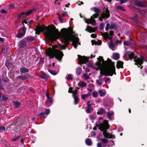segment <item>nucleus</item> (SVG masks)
<instances>
[{"instance_id": "nucleus-1", "label": "nucleus", "mask_w": 147, "mask_h": 147, "mask_svg": "<svg viewBox=\"0 0 147 147\" xmlns=\"http://www.w3.org/2000/svg\"><path fill=\"white\" fill-rule=\"evenodd\" d=\"M34 30L36 34L39 35L41 32H44L45 36L52 41L60 38L63 44L59 45V48L61 49H65L69 43V40L72 42L73 45L75 49H76L78 45H80L78 37L74 36L69 31L64 28L61 30V32H59L53 25H51L50 28L40 26H36Z\"/></svg>"}, {"instance_id": "nucleus-2", "label": "nucleus", "mask_w": 147, "mask_h": 147, "mask_svg": "<svg viewBox=\"0 0 147 147\" xmlns=\"http://www.w3.org/2000/svg\"><path fill=\"white\" fill-rule=\"evenodd\" d=\"M107 61H104L102 57H100L98 61L96 63V65L100 68L101 71L99 76L100 79H102L103 75L112 76L113 74H116L115 67L111 60L108 59Z\"/></svg>"}, {"instance_id": "nucleus-3", "label": "nucleus", "mask_w": 147, "mask_h": 147, "mask_svg": "<svg viewBox=\"0 0 147 147\" xmlns=\"http://www.w3.org/2000/svg\"><path fill=\"white\" fill-rule=\"evenodd\" d=\"M108 123V122L107 120H104L103 123H100V124L96 123V125L99 127L100 131H103V134L105 138L110 139L115 138V137L114 135L110 134L106 132V129H109V127Z\"/></svg>"}, {"instance_id": "nucleus-4", "label": "nucleus", "mask_w": 147, "mask_h": 147, "mask_svg": "<svg viewBox=\"0 0 147 147\" xmlns=\"http://www.w3.org/2000/svg\"><path fill=\"white\" fill-rule=\"evenodd\" d=\"M47 54L49 57L50 58H53L55 57L59 61H61L63 56L62 52L55 49L49 50L47 51Z\"/></svg>"}, {"instance_id": "nucleus-5", "label": "nucleus", "mask_w": 147, "mask_h": 147, "mask_svg": "<svg viewBox=\"0 0 147 147\" xmlns=\"http://www.w3.org/2000/svg\"><path fill=\"white\" fill-rule=\"evenodd\" d=\"M125 56H127L130 60L134 59V61L136 63L138 67H140L142 65L143 62L145 61L144 58L141 57L140 59L134 56V55L133 52L130 51H127L125 53Z\"/></svg>"}, {"instance_id": "nucleus-6", "label": "nucleus", "mask_w": 147, "mask_h": 147, "mask_svg": "<svg viewBox=\"0 0 147 147\" xmlns=\"http://www.w3.org/2000/svg\"><path fill=\"white\" fill-rule=\"evenodd\" d=\"M99 14L98 13H95L91 16L90 19H85V22L87 23H90L92 25L96 26V23L94 19L97 18Z\"/></svg>"}, {"instance_id": "nucleus-7", "label": "nucleus", "mask_w": 147, "mask_h": 147, "mask_svg": "<svg viewBox=\"0 0 147 147\" xmlns=\"http://www.w3.org/2000/svg\"><path fill=\"white\" fill-rule=\"evenodd\" d=\"M33 9H31L28 11L26 12L22 13L18 16L19 19H25L26 17L30 15L34 11Z\"/></svg>"}, {"instance_id": "nucleus-8", "label": "nucleus", "mask_w": 147, "mask_h": 147, "mask_svg": "<svg viewBox=\"0 0 147 147\" xmlns=\"http://www.w3.org/2000/svg\"><path fill=\"white\" fill-rule=\"evenodd\" d=\"M28 46L27 42L24 38L19 41L18 44V47L19 48H22Z\"/></svg>"}, {"instance_id": "nucleus-9", "label": "nucleus", "mask_w": 147, "mask_h": 147, "mask_svg": "<svg viewBox=\"0 0 147 147\" xmlns=\"http://www.w3.org/2000/svg\"><path fill=\"white\" fill-rule=\"evenodd\" d=\"M78 63L79 64H83L85 63L88 61V58L85 56L82 57L81 56L78 55Z\"/></svg>"}, {"instance_id": "nucleus-10", "label": "nucleus", "mask_w": 147, "mask_h": 147, "mask_svg": "<svg viewBox=\"0 0 147 147\" xmlns=\"http://www.w3.org/2000/svg\"><path fill=\"white\" fill-rule=\"evenodd\" d=\"M101 35L103 36L105 40H107L108 38L111 39V38L109 37V36H111L113 35L114 32L113 31H111L109 32V34L108 32H105L103 33L101 32Z\"/></svg>"}, {"instance_id": "nucleus-11", "label": "nucleus", "mask_w": 147, "mask_h": 147, "mask_svg": "<svg viewBox=\"0 0 147 147\" xmlns=\"http://www.w3.org/2000/svg\"><path fill=\"white\" fill-rule=\"evenodd\" d=\"M110 16L109 11L108 10H106L105 12H104L102 14L100 17L99 18V20L102 21L104 18H107Z\"/></svg>"}, {"instance_id": "nucleus-12", "label": "nucleus", "mask_w": 147, "mask_h": 147, "mask_svg": "<svg viewBox=\"0 0 147 147\" xmlns=\"http://www.w3.org/2000/svg\"><path fill=\"white\" fill-rule=\"evenodd\" d=\"M46 95L47 98V100L46 101V105H47V107H49L51 105L52 103V99L50 97L49 94L47 91V92Z\"/></svg>"}, {"instance_id": "nucleus-13", "label": "nucleus", "mask_w": 147, "mask_h": 147, "mask_svg": "<svg viewBox=\"0 0 147 147\" xmlns=\"http://www.w3.org/2000/svg\"><path fill=\"white\" fill-rule=\"evenodd\" d=\"M97 29V28L95 27L94 28H92V27L89 26H87L86 28V31H87L90 33L93 32H95L96 30Z\"/></svg>"}, {"instance_id": "nucleus-14", "label": "nucleus", "mask_w": 147, "mask_h": 147, "mask_svg": "<svg viewBox=\"0 0 147 147\" xmlns=\"http://www.w3.org/2000/svg\"><path fill=\"white\" fill-rule=\"evenodd\" d=\"M24 38L27 42L29 45L30 42L34 40V38L31 36H28Z\"/></svg>"}, {"instance_id": "nucleus-15", "label": "nucleus", "mask_w": 147, "mask_h": 147, "mask_svg": "<svg viewBox=\"0 0 147 147\" xmlns=\"http://www.w3.org/2000/svg\"><path fill=\"white\" fill-rule=\"evenodd\" d=\"M114 114V113L113 112L111 113L108 112L107 114V116L109 119L112 120Z\"/></svg>"}, {"instance_id": "nucleus-16", "label": "nucleus", "mask_w": 147, "mask_h": 147, "mask_svg": "<svg viewBox=\"0 0 147 147\" xmlns=\"http://www.w3.org/2000/svg\"><path fill=\"white\" fill-rule=\"evenodd\" d=\"M39 77L42 79L47 80L49 78L48 75L45 73L42 74L39 76Z\"/></svg>"}, {"instance_id": "nucleus-17", "label": "nucleus", "mask_w": 147, "mask_h": 147, "mask_svg": "<svg viewBox=\"0 0 147 147\" xmlns=\"http://www.w3.org/2000/svg\"><path fill=\"white\" fill-rule=\"evenodd\" d=\"M86 85V83L83 81H80L78 84V86H79L81 87L82 88L85 87Z\"/></svg>"}, {"instance_id": "nucleus-18", "label": "nucleus", "mask_w": 147, "mask_h": 147, "mask_svg": "<svg viewBox=\"0 0 147 147\" xmlns=\"http://www.w3.org/2000/svg\"><path fill=\"white\" fill-rule=\"evenodd\" d=\"M20 72L22 73L28 72L29 71L28 69L26 68L22 67L20 69Z\"/></svg>"}, {"instance_id": "nucleus-19", "label": "nucleus", "mask_w": 147, "mask_h": 147, "mask_svg": "<svg viewBox=\"0 0 147 147\" xmlns=\"http://www.w3.org/2000/svg\"><path fill=\"white\" fill-rule=\"evenodd\" d=\"M105 110L103 108H100L97 112V114L98 115H102L103 114L105 113Z\"/></svg>"}, {"instance_id": "nucleus-20", "label": "nucleus", "mask_w": 147, "mask_h": 147, "mask_svg": "<svg viewBox=\"0 0 147 147\" xmlns=\"http://www.w3.org/2000/svg\"><path fill=\"white\" fill-rule=\"evenodd\" d=\"M98 92L100 94V96L101 97L105 96L106 94V92L105 91H103L101 90H99L98 91Z\"/></svg>"}, {"instance_id": "nucleus-21", "label": "nucleus", "mask_w": 147, "mask_h": 147, "mask_svg": "<svg viewBox=\"0 0 147 147\" xmlns=\"http://www.w3.org/2000/svg\"><path fill=\"white\" fill-rule=\"evenodd\" d=\"M85 142L86 145L88 146H91L92 144V141L89 138H87Z\"/></svg>"}, {"instance_id": "nucleus-22", "label": "nucleus", "mask_w": 147, "mask_h": 147, "mask_svg": "<svg viewBox=\"0 0 147 147\" xmlns=\"http://www.w3.org/2000/svg\"><path fill=\"white\" fill-rule=\"evenodd\" d=\"M7 46L6 45H3L2 49V52L3 53H5L7 51Z\"/></svg>"}, {"instance_id": "nucleus-23", "label": "nucleus", "mask_w": 147, "mask_h": 147, "mask_svg": "<svg viewBox=\"0 0 147 147\" xmlns=\"http://www.w3.org/2000/svg\"><path fill=\"white\" fill-rule=\"evenodd\" d=\"M109 47L112 50H114V46L112 40H111L109 44Z\"/></svg>"}, {"instance_id": "nucleus-24", "label": "nucleus", "mask_w": 147, "mask_h": 147, "mask_svg": "<svg viewBox=\"0 0 147 147\" xmlns=\"http://www.w3.org/2000/svg\"><path fill=\"white\" fill-rule=\"evenodd\" d=\"M91 10H93L96 13H98L100 12V9L96 7H93L91 9Z\"/></svg>"}, {"instance_id": "nucleus-25", "label": "nucleus", "mask_w": 147, "mask_h": 147, "mask_svg": "<svg viewBox=\"0 0 147 147\" xmlns=\"http://www.w3.org/2000/svg\"><path fill=\"white\" fill-rule=\"evenodd\" d=\"M20 136H15L11 140V141L13 142H15L18 140L20 138Z\"/></svg>"}, {"instance_id": "nucleus-26", "label": "nucleus", "mask_w": 147, "mask_h": 147, "mask_svg": "<svg viewBox=\"0 0 147 147\" xmlns=\"http://www.w3.org/2000/svg\"><path fill=\"white\" fill-rule=\"evenodd\" d=\"M123 63L120 61H118L117 63V67L118 68L121 67L123 65Z\"/></svg>"}, {"instance_id": "nucleus-27", "label": "nucleus", "mask_w": 147, "mask_h": 147, "mask_svg": "<svg viewBox=\"0 0 147 147\" xmlns=\"http://www.w3.org/2000/svg\"><path fill=\"white\" fill-rule=\"evenodd\" d=\"M14 106L16 108H18L20 105V103L18 102H13Z\"/></svg>"}, {"instance_id": "nucleus-28", "label": "nucleus", "mask_w": 147, "mask_h": 147, "mask_svg": "<svg viewBox=\"0 0 147 147\" xmlns=\"http://www.w3.org/2000/svg\"><path fill=\"white\" fill-rule=\"evenodd\" d=\"M119 57V55L118 54L116 53L113 55V58L115 60H118Z\"/></svg>"}, {"instance_id": "nucleus-29", "label": "nucleus", "mask_w": 147, "mask_h": 147, "mask_svg": "<svg viewBox=\"0 0 147 147\" xmlns=\"http://www.w3.org/2000/svg\"><path fill=\"white\" fill-rule=\"evenodd\" d=\"M135 4L137 6L140 7H143L144 5L142 3L139 1H136Z\"/></svg>"}, {"instance_id": "nucleus-30", "label": "nucleus", "mask_w": 147, "mask_h": 147, "mask_svg": "<svg viewBox=\"0 0 147 147\" xmlns=\"http://www.w3.org/2000/svg\"><path fill=\"white\" fill-rule=\"evenodd\" d=\"M81 72H82L81 68L80 67H78L77 69L76 74L78 75H79L81 74Z\"/></svg>"}, {"instance_id": "nucleus-31", "label": "nucleus", "mask_w": 147, "mask_h": 147, "mask_svg": "<svg viewBox=\"0 0 147 147\" xmlns=\"http://www.w3.org/2000/svg\"><path fill=\"white\" fill-rule=\"evenodd\" d=\"M23 20L22 21V23L23 24H24V23L25 24H27L28 26H29V25L30 24L31 22H32V20L30 21L29 22H27L26 20L25 19H22Z\"/></svg>"}, {"instance_id": "nucleus-32", "label": "nucleus", "mask_w": 147, "mask_h": 147, "mask_svg": "<svg viewBox=\"0 0 147 147\" xmlns=\"http://www.w3.org/2000/svg\"><path fill=\"white\" fill-rule=\"evenodd\" d=\"M48 70L49 72L53 75H55L57 74V72L56 71L50 69H48Z\"/></svg>"}, {"instance_id": "nucleus-33", "label": "nucleus", "mask_w": 147, "mask_h": 147, "mask_svg": "<svg viewBox=\"0 0 147 147\" xmlns=\"http://www.w3.org/2000/svg\"><path fill=\"white\" fill-rule=\"evenodd\" d=\"M89 93L88 94H83L81 95V98L83 100H85L86 98L88 97L89 96Z\"/></svg>"}, {"instance_id": "nucleus-34", "label": "nucleus", "mask_w": 147, "mask_h": 147, "mask_svg": "<svg viewBox=\"0 0 147 147\" xmlns=\"http://www.w3.org/2000/svg\"><path fill=\"white\" fill-rule=\"evenodd\" d=\"M19 78L21 79L22 80H26L28 78L26 76H20L18 77Z\"/></svg>"}, {"instance_id": "nucleus-35", "label": "nucleus", "mask_w": 147, "mask_h": 147, "mask_svg": "<svg viewBox=\"0 0 147 147\" xmlns=\"http://www.w3.org/2000/svg\"><path fill=\"white\" fill-rule=\"evenodd\" d=\"M74 99V102L75 104H77L79 102V99L76 96L73 97Z\"/></svg>"}, {"instance_id": "nucleus-36", "label": "nucleus", "mask_w": 147, "mask_h": 147, "mask_svg": "<svg viewBox=\"0 0 147 147\" xmlns=\"http://www.w3.org/2000/svg\"><path fill=\"white\" fill-rule=\"evenodd\" d=\"M7 99V97L6 96L2 95L1 98V100L2 101H5Z\"/></svg>"}, {"instance_id": "nucleus-37", "label": "nucleus", "mask_w": 147, "mask_h": 147, "mask_svg": "<svg viewBox=\"0 0 147 147\" xmlns=\"http://www.w3.org/2000/svg\"><path fill=\"white\" fill-rule=\"evenodd\" d=\"M72 96L73 97L76 96V95L77 93V91L76 90H74L72 92Z\"/></svg>"}, {"instance_id": "nucleus-38", "label": "nucleus", "mask_w": 147, "mask_h": 147, "mask_svg": "<svg viewBox=\"0 0 147 147\" xmlns=\"http://www.w3.org/2000/svg\"><path fill=\"white\" fill-rule=\"evenodd\" d=\"M92 95L93 97H96L98 96V93L96 92H94L92 93Z\"/></svg>"}, {"instance_id": "nucleus-39", "label": "nucleus", "mask_w": 147, "mask_h": 147, "mask_svg": "<svg viewBox=\"0 0 147 147\" xmlns=\"http://www.w3.org/2000/svg\"><path fill=\"white\" fill-rule=\"evenodd\" d=\"M92 110V108L90 107H87L86 112L87 113H90L91 111Z\"/></svg>"}, {"instance_id": "nucleus-40", "label": "nucleus", "mask_w": 147, "mask_h": 147, "mask_svg": "<svg viewBox=\"0 0 147 147\" xmlns=\"http://www.w3.org/2000/svg\"><path fill=\"white\" fill-rule=\"evenodd\" d=\"M83 75L84 78L86 79H89L90 78V77L87 74H84Z\"/></svg>"}, {"instance_id": "nucleus-41", "label": "nucleus", "mask_w": 147, "mask_h": 147, "mask_svg": "<svg viewBox=\"0 0 147 147\" xmlns=\"http://www.w3.org/2000/svg\"><path fill=\"white\" fill-rule=\"evenodd\" d=\"M123 44L124 45L129 46L130 45V43L129 41H125L123 42Z\"/></svg>"}, {"instance_id": "nucleus-42", "label": "nucleus", "mask_w": 147, "mask_h": 147, "mask_svg": "<svg viewBox=\"0 0 147 147\" xmlns=\"http://www.w3.org/2000/svg\"><path fill=\"white\" fill-rule=\"evenodd\" d=\"M105 26V24L103 23H102L100 24V30H102L104 28Z\"/></svg>"}, {"instance_id": "nucleus-43", "label": "nucleus", "mask_w": 147, "mask_h": 147, "mask_svg": "<svg viewBox=\"0 0 147 147\" xmlns=\"http://www.w3.org/2000/svg\"><path fill=\"white\" fill-rule=\"evenodd\" d=\"M24 35H25L24 34L19 33L18 34L17 37L18 38H21Z\"/></svg>"}, {"instance_id": "nucleus-44", "label": "nucleus", "mask_w": 147, "mask_h": 147, "mask_svg": "<svg viewBox=\"0 0 147 147\" xmlns=\"http://www.w3.org/2000/svg\"><path fill=\"white\" fill-rule=\"evenodd\" d=\"M110 24L109 23H107L105 27L106 30L107 31L109 28H110Z\"/></svg>"}, {"instance_id": "nucleus-45", "label": "nucleus", "mask_w": 147, "mask_h": 147, "mask_svg": "<svg viewBox=\"0 0 147 147\" xmlns=\"http://www.w3.org/2000/svg\"><path fill=\"white\" fill-rule=\"evenodd\" d=\"M67 80H72L73 78L72 77L71 75L70 74H69L68 75V77L67 78Z\"/></svg>"}, {"instance_id": "nucleus-46", "label": "nucleus", "mask_w": 147, "mask_h": 147, "mask_svg": "<svg viewBox=\"0 0 147 147\" xmlns=\"http://www.w3.org/2000/svg\"><path fill=\"white\" fill-rule=\"evenodd\" d=\"M102 142L104 144L107 143L108 142V140L105 138H103L102 140Z\"/></svg>"}, {"instance_id": "nucleus-47", "label": "nucleus", "mask_w": 147, "mask_h": 147, "mask_svg": "<svg viewBox=\"0 0 147 147\" xmlns=\"http://www.w3.org/2000/svg\"><path fill=\"white\" fill-rule=\"evenodd\" d=\"M23 24V27L22 28V30L23 32V34H25L26 33V28L25 26H24V24Z\"/></svg>"}, {"instance_id": "nucleus-48", "label": "nucleus", "mask_w": 147, "mask_h": 147, "mask_svg": "<svg viewBox=\"0 0 147 147\" xmlns=\"http://www.w3.org/2000/svg\"><path fill=\"white\" fill-rule=\"evenodd\" d=\"M45 114L44 113H41L38 115L41 118H44L45 117Z\"/></svg>"}, {"instance_id": "nucleus-49", "label": "nucleus", "mask_w": 147, "mask_h": 147, "mask_svg": "<svg viewBox=\"0 0 147 147\" xmlns=\"http://www.w3.org/2000/svg\"><path fill=\"white\" fill-rule=\"evenodd\" d=\"M117 8L119 10H124V9L123 8V7L121 6H118L117 7Z\"/></svg>"}, {"instance_id": "nucleus-50", "label": "nucleus", "mask_w": 147, "mask_h": 147, "mask_svg": "<svg viewBox=\"0 0 147 147\" xmlns=\"http://www.w3.org/2000/svg\"><path fill=\"white\" fill-rule=\"evenodd\" d=\"M96 83L99 86L101 85L102 84V83L100 82L98 80H96Z\"/></svg>"}, {"instance_id": "nucleus-51", "label": "nucleus", "mask_w": 147, "mask_h": 147, "mask_svg": "<svg viewBox=\"0 0 147 147\" xmlns=\"http://www.w3.org/2000/svg\"><path fill=\"white\" fill-rule=\"evenodd\" d=\"M127 0H119L120 3L121 4H123L126 2Z\"/></svg>"}, {"instance_id": "nucleus-52", "label": "nucleus", "mask_w": 147, "mask_h": 147, "mask_svg": "<svg viewBox=\"0 0 147 147\" xmlns=\"http://www.w3.org/2000/svg\"><path fill=\"white\" fill-rule=\"evenodd\" d=\"M115 26V25L114 24L111 23V25L110 26V28L111 29H113L114 28Z\"/></svg>"}, {"instance_id": "nucleus-53", "label": "nucleus", "mask_w": 147, "mask_h": 147, "mask_svg": "<svg viewBox=\"0 0 147 147\" xmlns=\"http://www.w3.org/2000/svg\"><path fill=\"white\" fill-rule=\"evenodd\" d=\"M5 127L3 126H1L0 127V130L2 131H5Z\"/></svg>"}, {"instance_id": "nucleus-54", "label": "nucleus", "mask_w": 147, "mask_h": 147, "mask_svg": "<svg viewBox=\"0 0 147 147\" xmlns=\"http://www.w3.org/2000/svg\"><path fill=\"white\" fill-rule=\"evenodd\" d=\"M50 111L49 109H46L45 111V114L47 115H48L50 113Z\"/></svg>"}, {"instance_id": "nucleus-55", "label": "nucleus", "mask_w": 147, "mask_h": 147, "mask_svg": "<svg viewBox=\"0 0 147 147\" xmlns=\"http://www.w3.org/2000/svg\"><path fill=\"white\" fill-rule=\"evenodd\" d=\"M72 88L71 87L69 88L68 90V92L69 93H71L72 92Z\"/></svg>"}, {"instance_id": "nucleus-56", "label": "nucleus", "mask_w": 147, "mask_h": 147, "mask_svg": "<svg viewBox=\"0 0 147 147\" xmlns=\"http://www.w3.org/2000/svg\"><path fill=\"white\" fill-rule=\"evenodd\" d=\"M91 36L92 38H95L96 37V35L95 34H91Z\"/></svg>"}, {"instance_id": "nucleus-57", "label": "nucleus", "mask_w": 147, "mask_h": 147, "mask_svg": "<svg viewBox=\"0 0 147 147\" xmlns=\"http://www.w3.org/2000/svg\"><path fill=\"white\" fill-rule=\"evenodd\" d=\"M1 12L2 13H5L7 12L6 11L3 9L1 10Z\"/></svg>"}, {"instance_id": "nucleus-58", "label": "nucleus", "mask_w": 147, "mask_h": 147, "mask_svg": "<svg viewBox=\"0 0 147 147\" xmlns=\"http://www.w3.org/2000/svg\"><path fill=\"white\" fill-rule=\"evenodd\" d=\"M97 146L98 147H102V144L100 143H98L97 144Z\"/></svg>"}, {"instance_id": "nucleus-59", "label": "nucleus", "mask_w": 147, "mask_h": 147, "mask_svg": "<svg viewBox=\"0 0 147 147\" xmlns=\"http://www.w3.org/2000/svg\"><path fill=\"white\" fill-rule=\"evenodd\" d=\"M110 81V79L109 78H106V80L105 81V83H107L108 82Z\"/></svg>"}, {"instance_id": "nucleus-60", "label": "nucleus", "mask_w": 147, "mask_h": 147, "mask_svg": "<svg viewBox=\"0 0 147 147\" xmlns=\"http://www.w3.org/2000/svg\"><path fill=\"white\" fill-rule=\"evenodd\" d=\"M90 101H88L87 102V106L88 107H90L91 105H92V104H90Z\"/></svg>"}, {"instance_id": "nucleus-61", "label": "nucleus", "mask_w": 147, "mask_h": 147, "mask_svg": "<svg viewBox=\"0 0 147 147\" xmlns=\"http://www.w3.org/2000/svg\"><path fill=\"white\" fill-rule=\"evenodd\" d=\"M0 41L2 43H3L4 42V40L1 37H0Z\"/></svg>"}, {"instance_id": "nucleus-62", "label": "nucleus", "mask_w": 147, "mask_h": 147, "mask_svg": "<svg viewBox=\"0 0 147 147\" xmlns=\"http://www.w3.org/2000/svg\"><path fill=\"white\" fill-rule=\"evenodd\" d=\"M55 4H59V0H55Z\"/></svg>"}, {"instance_id": "nucleus-63", "label": "nucleus", "mask_w": 147, "mask_h": 147, "mask_svg": "<svg viewBox=\"0 0 147 147\" xmlns=\"http://www.w3.org/2000/svg\"><path fill=\"white\" fill-rule=\"evenodd\" d=\"M20 142L21 143H22V144H24V140H23V139H22L21 140V141H20Z\"/></svg>"}, {"instance_id": "nucleus-64", "label": "nucleus", "mask_w": 147, "mask_h": 147, "mask_svg": "<svg viewBox=\"0 0 147 147\" xmlns=\"http://www.w3.org/2000/svg\"><path fill=\"white\" fill-rule=\"evenodd\" d=\"M110 144H111V145L112 146L113 144H114V142L113 141H110Z\"/></svg>"}]
</instances>
